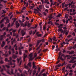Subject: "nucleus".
<instances>
[{
    "label": "nucleus",
    "instance_id": "obj_1",
    "mask_svg": "<svg viewBox=\"0 0 76 76\" xmlns=\"http://www.w3.org/2000/svg\"><path fill=\"white\" fill-rule=\"evenodd\" d=\"M19 22L20 23L21 26H22L23 27H26V26H27L28 28H29V27L31 26V23H29L28 24L27 21H26L24 24L23 23L22 21L21 20H19Z\"/></svg>",
    "mask_w": 76,
    "mask_h": 76
},
{
    "label": "nucleus",
    "instance_id": "obj_2",
    "mask_svg": "<svg viewBox=\"0 0 76 76\" xmlns=\"http://www.w3.org/2000/svg\"><path fill=\"white\" fill-rule=\"evenodd\" d=\"M69 56H70L69 55H65V57H64L63 56H62V55H61L60 57H59V56H58V60L60 59L62 61H64V60L66 59V57H69Z\"/></svg>",
    "mask_w": 76,
    "mask_h": 76
},
{
    "label": "nucleus",
    "instance_id": "obj_3",
    "mask_svg": "<svg viewBox=\"0 0 76 76\" xmlns=\"http://www.w3.org/2000/svg\"><path fill=\"white\" fill-rule=\"evenodd\" d=\"M37 9H38V10L37 9H34V13H35L36 14H37V13H39V11H40V12H41V10H40V9H39V8H38V7H37Z\"/></svg>",
    "mask_w": 76,
    "mask_h": 76
},
{
    "label": "nucleus",
    "instance_id": "obj_4",
    "mask_svg": "<svg viewBox=\"0 0 76 76\" xmlns=\"http://www.w3.org/2000/svg\"><path fill=\"white\" fill-rule=\"evenodd\" d=\"M29 56L30 58H29V61H32L34 58H32L33 55H32V53H31L29 55Z\"/></svg>",
    "mask_w": 76,
    "mask_h": 76
},
{
    "label": "nucleus",
    "instance_id": "obj_5",
    "mask_svg": "<svg viewBox=\"0 0 76 76\" xmlns=\"http://www.w3.org/2000/svg\"><path fill=\"white\" fill-rule=\"evenodd\" d=\"M18 61V63H19V61H20V62L19 64V66H20L21 65V64H22V59L21 58H17V59Z\"/></svg>",
    "mask_w": 76,
    "mask_h": 76
},
{
    "label": "nucleus",
    "instance_id": "obj_6",
    "mask_svg": "<svg viewBox=\"0 0 76 76\" xmlns=\"http://www.w3.org/2000/svg\"><path fill=\"white\" fill-rule=\"evenodd\" d=\"M41 42H45V39H42L38 40L37 41V43L39 44Z\"/></svg>",
    "mask_w": 76,
    "mask_h": 76
},
{
    "label": "nucleus",
    "instance_id": "obj_7",
    "mask_svg": "<svg viewBox=\"0 0 76 76\" xmlns=\"http://www.w3.org/2000/svg\"><path fill=\"white\" fill-rule=\"evenodd\" d=\"M10 60H9V64H8V65H12L13 64H12V58L11 57H10Z\"/></svg>",
    "mask_w": 76,
    "mask_h": 76
},
{
    "label": "nucleus",
    "instance_id": "obj_8",
    "mask_svg": "<svg viewBox=\"0 0 76 76\" xmlns=\"http://www.w3.org/2000/svg\"><path fill=\"white\" fill-rule=\"evenodd\" d=\"M7 18V17H6L2 18V19L1 20V21H0V23H3V22L4 21V19H6Z\"/></svg>",
    "mask_w": 76,
    "mask_h": 76
},
{
    "label": "nucleus",
    "instance_id": "obj_9",
    "mask_svg": "<svg viewBox=\"0 0 76 76\" xmlns=\"http://www.w3.org/2000/svg\"><path fill=\"white\" fill-rule=\"evenodd\" d=\"M15 24L16 25V27L17 28L20 26V24L18 23V21L16 22Z\"/></svg>",
    "mask_w": 76,
    "mask_h": 76
},
{
    "label": "nucleus",
    "instance_id": "obj_10",
    "mask_svg": "<svg viewBox=\"0 0 76 76\" xmlns=\"http://www.w3.org/2000/svg\"><path fill=\"white\" fill-rule=\"evenodd\" d=\"M61 55H62V56H63L64 57H65V55L64 54L61 53V52L60 51L59 52V57H60Z\"/></svg>",
    "mask_w": 76,
    "mask_h": 76
},
{
    "label": "nucleus",
    "instance_id": "obj_11",
    "mask_svg": "<svg viewBox=\"0 0 76 76\" xmlns=\"http://www.w3.org/2000/svg\"><path fill=\"white\" fill-rule=\"evenodd\" d=\"M74 59H72L70 61H69V63H76V61H74Z\"/></svg>",
    "mask_w": 76,
    "mask_h": 76
},
{
    "label": "nucleus",
    "instance_id": "obj_12",
    "mask_svg": "<svg viewBox=\"0 0 76 76\" xmlns=\"http://www.w3.org/2000/svg\"><path fill=\"white\" fill-rule=\"evenodd\" d=\"M21 34H22V37H23L25 35V34L26 33L25 32V31H22L21 32Z\"/></svg>",
    "mask_w": 76,
    "mask_h": 76
},
{
    "label": "nucleus",
    "instance_id": "obj_13",
    "mask_svg": "<svg viewBox=\"0 0 76 76\" xmlns=\"http://www.w3.org/2000/svg\"><path fill=\"white\" fill-rule=\"evenodd\" d=\"M6 33L5 32H4V34L1 36V37H2V38H4L6 37Z\"/></svg>",
    "mask_w": 76,
    "mask_h": 76
},
{
    "label": "nucleus",
    "instance_id": "obj_14",
    "mask_svg": "<svg viewBox=\"0 0 76 76\" xmlns=\"http://www.w3.org/2000/svg\"><path fill=\"white\" fill-rule=\"evenodd\" d=\"M69 48L70 49V50H72V48H76V45H75L74 47H69Z\"/></svg>",
    "mask_w": 76,
    "mask_h": 76
},
{
    "label": "nucleus",
    "instance_id": "obj_15",
    "mask_svg": "<svg viewBox=\"0 0 76 76\" xmlns=\"http://www.w3.org/2000/svg\"><path fill=\"white\" fill-rule=\"evenodd\" d=\"M12 57L14 59H16L17 58V56L15 55H13Z\"/></svg>",
    "mask_w": 76,
    "mask_h": 76
},
{
    "label": "nucleus",
    "instance_id": "obj_16",
    "mask_svg": "<svg viewBox=\"0 0 76 76\" xmlns=\"http://www.w3.org/2000/svg\"><path fill=\"white\" fill-rule=\"evenodd\" d=\"M74 54V51H72L71 52H69V54H70V55H72V54Z\"/></svg>",
    "mask_w": 76,
    "mask_h": 76
},
{
    "label": "nucleus",
    "instance_id": "obj_17",
    "mask_svg": "<svg viewBox=\"0 0 76 76\" xmlns=\"http://www.w3.org/2000/svg\"><path fill=\"white\" fill-rule=\"evenodd\" d=\"M4 45H5V42L3 41L2 42V44L1 45V47H3L4 46Z\"/></svg>",
    "mask_w": 76,
    "mask_h": 76
},
{
    "label": "nucleus",
    "instance_id": "obj_18",
    "mask_svg": "<svg viewBox=\"0 0 76 76\" xmlns=\"http://www.w3.org/2000/svg\"><path fill=\"white\" fill-rule=\"evenodd\" d=\"M26 57H27V55L24 56V57H23L24 62H25V58H26Z\"/></svg>",
    "mask_w": 76,
    "mask_h": 76
},
{
    "label": "nucleus",
    "instance_id": "obj_19",
    "mask_svg": "<svg viewBox=\"0 0 76 76\" xmlns=\"http://www.w3.org/2000/svg\"><path fill=\"white\" fill-rule=\"evenodd\" d=\"M28 65L30 67H31V62H29L28 64Z\"/></svg>",
    "mask_w": 76,
    "mask_h": 76
},
{
    "label": "nucleus",
    "instance_id": "obj_20",
    "mask_svg": "<svg viewBox=\"0 0 76 76\" xmlns=\"http://www.w3.org/2000/svg\"><path fill=\"white\" fill-rule=\"evenodd\" d=\"M5 61L6 62H8L9 63V60H8V59L7 58H5Z\"/></svg>",
    "mask_w": 76,
    "mask_h": 76
},
{
    "label": "nucleus",
    "instance_id": "obj_21",
    "mask_svg": "<svg viewBox=\"0 0 76 76\" xmlns=\"http://www.w3.org/2000/svg\"><path fill=\"white\" fill-rule=\"evenodd\" d=\"M4 48L5 50H8V49H9V47H8V46L7 45L5 46L4 47Z\"/></svg>",
    "mask_w": 76,
    "mask_h": 76
},
{
    "label": "nucleus",
    "instance_id": "obj_22",
    "mask_svg": "<svg viewBox=\"0 0 76 76\" xmlns=\"http://www.w3.org/2000/svg\"><path fill=\"white\" fill-rule=\"evenodd\" d=\"M62 31V28H59L58 29V32H60V31Z\"/></svg>",
    "mask_w": 76,
    "mask_h": 76
},
{
    "label": "nucleus",
    "instance_id": "obj_23",
    "mask_svg": "<svg viewBox=\"0 0 76 76\" xmlns=\"http://www.w3.org/2000/svg\"><path fill=\"white\" fill-rule=\"evenodd\" d=\"M11 73L12 74V75H14V73H13V69H11Z\"/></svg>",
    "mask_w": 76,
    "mask_h": 76
},
{
    "label": "nucleus",
    "instance_id": "obj_24",
    "mask_svg": "<svg viewBox=\"0 0 76 76\" xmlns=\"http://www.w3.org/2000/svg\"><path fill=\"white\" fill-rule=\"evenodd\" d=\"M66 62L64 61V63H62V64L61 65L62 66H63L64 65H65V66L66 65Z\"/></svg>",
    "mask_w": 76,
    "mask_h": 76
},
{
    "label": "nucleus",
    "instance_id": "obj_25",
    "mask_svg": "<svg viewBox=\"0 0 76 76\" xmlns=\"http://www.w3.org/2000/svg\"><path fill=\"white\" fill-rule=\"evenodd\" d=\"M63 25H64L63 24H60L59 26H58V28H61V26H63Z\"/></svg>",
    "mask_w": 76,
    "mask_h": 76
},
{
    "label": "nucleus",
    "instance_id": "obj_26",
    "mask_svg": "<svg viewBox=\"0 0 76 76\" xmlns=\"http://www.w3.org/2000/svg\"><path fill=\"white\" fill-rule=\"evenodd\" d=\"M10 22V20L9 19H7L6 20V22L7 23H9Z\"/></svg>",
    "mask_w": 76,
    "mask_h": 76
},
{
    "label": "nucleus",
    "instance_id": "obj_27",
    "mask_svg": "<svg viewBox=\"0 0 76 76\" xmlns=\"http://www.w3.org/2000/svg\"><path fill=\"white\" fill-rule=\"evenodd\" d=\"M47 28V27H46V26H44L43 27V29L44 31H45V29Z\"/></svg>",
    "mask_w": 76,
    "mask_h": 76
},
{
    "label": "nucleus",
    "instance_id": "obj_28",
    "mask_svg": "<svg viewBox=\"0 0 76 76\" xmlns=\"http://www.w3.org/2000/svg\"><path fill=\"white\" fill-rule=\"evenodd\" d=\"M41 69V68L39 67L38 68V71H37L38 73H39L40 72V69Z\"/></svg>",
    "mask_w": 76,
    "mask_h": 76
},
{
    "label": "nucleus",
    "instance_id": "obj_29",
    "mask_svg": "<svg viewBox=\"0 0 76 76\" xmlns=\"http://www.w3.org/2000/svg\"><path fill=\"white\" fill-rule=\"evenodd\" d=\"M16 30H14L13 29H12V32H13V33L16 32Z\"/></svg>",
    "mask_w": 76,
    "mask_h": 76
},
{
    "label": "nucleus",
    "instance_id": "obj_30",
    "mask_svg": "<svg viewBox=\"0 0 76 76\" xmlns=\"http://www.w3.org/2000/svg\"><path fill=\"white\" fill-rule=\"evenodd\" d=\"M18 72V70L16 69H15V73H14V76H16V72Z\"/></svg>",
    "mask_w": 76,
    "mask_h": 76
},
{
    "label": "nucleus",
    "instance_id": "obj_31",
    "mask_svg": "<svg viewBox=\"0 0 76 76\" xmlns=\"http://www.w3.org/2000/svg\"><path fill=\"white\" fill-rule=\"evenodd\" d=\"M0 63L1 64H3V63H4V61H3V60H1V61H0Z\"/></svg>",
    "mask_w": 76,
    "mask_h": 76
},
{
    "label": "nucleus",
    "instance_id": "obj_32",
    "mask_svg": "<svg viewBox=\"0 0 76 76\" xmlns=\"http://www.w3.org/2000/svg\"><path fill=\"white\" fill-rule=\"evenodd\" d=\"M37 53H35L34 54V57H37Z\"/></svg>",
    "mask_w": 76,
    "mask_h": 76
},
{
    "label": "nucleus",
    "instance_id": "obj_33",
    "mask_svg": "<svg viewBox=\"0 0 76 76\" xmlns=\"http://www.w3.org/2000/svg\"><path fill=\"white\" fill-rule=\"evenodd\" d=\"M19 54H20V55H21V54H22V50H19Z\"/></svg>",
    "mask_w": 76,
    "mask_h": 76
},
{
    "label": "nucleus",
    "instance_id": "obj_34",
    "mask_svg": "<svg viewBox=\"0 0 76 76\" xmlns=\"http://www.w3.org/2000/svg\"><path fill=\"white\" fill-rule=\"evenodd\" d=\"M24 67H25V69H29V67H28V66L25 65Z\"/></svg>",
    "mask_w": 76,
    "mask_h": 76
},
{
    "label": "nucleus",
    "instance_id": "obj_35",
    "mask_svg": "<svg viewBox=\"0 0 76 76\" xmlns=\"http://www.w3.org/2000/svg\"><path fill=\"white\" fill-rule=\"evenodd\" d=\"M32 31L31 30L29 31V35H32Z\"/></svg>",
    "mask_w": 76,
    "mask_h": 76
},
{
    "label": "nucleus",
    "instance_id": "obj_36",
    "mask_svg": "<svg viewBox=\"0 0 76 76\" xmlns=\"http://www.w3.org/2000/svg\"><path fill=\"white\" fill-rule=\"evenodd\" d=\"M7 73H8V74L9 75H12V74L9 72V70H8V71H7Z\"/></svg>",
    "mask_w": 76,
    "mask_h": 76
},
{
    "label": "nucleus",
    "instance_id": "obj_37",
    "mask_svg": "<svg viewBox=\"0 0 76 76\" xmlns=\"http://www.w3.org/2000/svg\"><path fill=\"white\" fill-rule=\"evenodd\" d=\"M4 56L5 57H8V56H9V55L8 54H4Z\"/></svg>",
    "mask_w": 76,
    "mask_h": 76
},
{
    "label": "nucleus",
    "instance_id": "obj_38",
    "mask_svg": "<svg viewBox=\"0 0 76 76\" xmlns=\"http://www.w3.org/2000/svg\"><path fill=\"white\" fill-rule=\"evenodd\" d=\"M35 73H36V70H34L33 71V76L34 75Z\"/></svg>",
    "mask_w": 76,
    "mask_h": 76
},
{
    "label": "nucleus",
    "instance_id": "obj_39",
    "mask_svg": "<svg viewBox=\"0 0 76 76\" xmlns=\"http://www.w3.org/2000/svg\"><path fill=\"white\" fill-rule=\"evenodd\" d=\"M42 36V34H39L37 35V36L38 37H41Z\"/></svg>",
    "mask_w": 76,
    "mask_h": 76
},
{
    "label": "nucleus",
    "instance_id": "obj_40",
    "mask_svg": "<svg viewBox=\"0 0 76 76\" xmlns=\"http://www.w3.org/2000/svg\"><path fill=\"white\" fill-rule=\"evenodd\" d=\"M8 49L9 50H11V49H12V46L10 45L9 46V48H8Z\"/></svg>",
    "mask_w": 76,
    "mask_h": 76
},
{
    "label": "nucleus",
    "instance_id": "obj_41",
    "mask_svg": "<svg viewBox=\"0 0 76 76\" xmlns=\"http://www.w3.org/2000/svg\"><path fill=\"white\" fill-rule=\"evenodd\" d=\"M52 39H53V41H54V40H55L56 39V37H53L52 38Z\"/></svg>",
    "mask_w": 76,
    "mask_h": 76
},
{
    "label": "nucleus",
    "instance_id": "obj_42",
    "mask_svg": "<svg viewBox=\"0 0 76 76\" xmlns=\"http://www.w3.org/2000/svg\"><path fill=\"white\" fill-rule=\"evenodd\" d=\"M68 68H69V69H70L71 70V69H72V67H70L69 66H67Z\"/></svg>",
    "mask_w": 76,
    "mask_h": 76
},
{
    "label": "nucleus",
    "instance_id": "obj_43",
    "mask_svg": "<svg viewBox=\"0 0 76 76\" xmlns=\"http://www.w3.org/2000/svg\"><path fill=\"white\" fill-rule=\"evenodd\" d=\"M52 50H53L54 48H55V46H54V45H52Z\"/></svg>",
    "mask_w": 76,
    "mask_h": 76
},
{
    "label": "nucleus",
    "instance_id": "obj_44",
    "mask_svg": "<svg viewBox=\"0 0 76 76\" xmlns=\"http://www.w3.org/2000/svg\"><path fill=\"white\" fill-rule=\"evenodd\" d=\"M41 49H40L38 51V54H39L40 53H41Z\"/></svg>",
    "mask_w": 76,
    "mask_h": 76
},
{
    "label": "nucleus",
    "instance_id": "obj_45",
    "mask_svg": "<svg viewBox=\"0 0 76 76\" xmlns=\"http://www.w3.org/2000/svg\"><path fill=\"white\" fill-rule=\"evenodd\" d=\"M5 66H6V67H7V68L8 69H9V68H10V66H9L8 65H6Z\"/></svg>",
    "mask_w": 76,
    "mask_h": 76
},
{
    "label": "nucleus",
    "instance_id": "obj_46",
    "mask_svg": "<svg viewBox=\"0 0 76 76\" xmlns=\"http://www.w3.org/2000/svg\"><path fill=\"white\" fill-rule=\"evenodd\" d=\"M55 24L56 25H59V23H57L56 22H55Z\"/></svg>",
    "mask_w": 76,
    "mask_h": 76
},
{
    "label": "nucleus",
    "instance_id": "obj_47",
    "mask_svg": "<svg viewBox=\"0 0 76 76\" xmlns=\"http://www.w3.org/2000/svg\"><path fill=\"white\" fill-rule=\"evenodd\" d=\"M45 7H46V8H49V7H49V6H48V5H45Z\"/></svg>",
    "mask_w": 76,
    "mask_h": 76
},
{
    "label": "nucleus",
    "instance_id": "obj_48",
    "mask_svg": "<svg viewBox=\"0 0 76 76\" xmlns=\"http://www.w3.org/2000/svg\"><path fill=\"white\" fill-rule=\"evenodd\" d=\"M64 70H65V67H64L62 69V70H63V72H64Z\"/></svg>",
    "mask_w": 76,
    "mask_h": 76
},
{
    "label": "nucleus",
    "instance_id": "obj_49",
    "mask_svg": "<svg viewBox=\"0 0 76 76\" xmlns=\"http://www.w3.org/2000/svg\"><path fill=\"white\" fill-rule=\"evenodd\" d=\"M72 35L74 37H75V32H73V33L72 34Z\"/></svg>",
    "mask_w": 76,
    "mask_h": 76
},
{
    "label": "nucleus",
    "instance_id": "obj_50",
    "mask_svg": "<svg viewBox=\"0 0 76 76\" xmlns=\"http://www.w3.org/2000/svg\"><path fill=\"white\" fill-rule=\"evenodd\" d=\"M41 47L39 46V47H38L36 49V50H39V48H40Z\"/></svg>",
    "mask_w": 76,
    "mask_h": 76
},
{
    "label": "nucleus",
    "instance_id": "obj_51",
    "mask_svg": "<svg viewBox=\"0 0 76 76\" xmlns=\"http://www.w3.org/2000/svg\"><path fill=\"white\" fill-rule=\"evenodd\" d=\"M61 16V14H59L57 16V17H60Z\"/></svg>",
    "mask_w": 76,
    "mask_h": 76
},
{
    "label": "nucleus",
    "instance_id": "obj_52",
    "mask_svg": "<svg viewBox=\"0 0 76 76\" xmlns=\"http://www.w3.org/2000/svg\"><path fill=\"white\" fill-rule=\"evenodd\" d=\"M3 37H1V38H0V41H2L3 40Z\"/></svg>",
    "mask_w": 76,
    "mask_h": 76
},
{
    "label": "nucleus",
    "instance_id": "obj_53",
    "mask_svg": "<svg viewBox=\"0 0 76 76\" xmlns=\"http://www.w3.org/2000/svg\"><path fill=\"white\" fill-rule=\"evenodd\" d=\"M68 8H69L68 7H66L65 8L64 10V11H65L66 10H67V9H68Z\"/></svg>",
    "mask_w": 76,
    "mask_h": 76
},
{
    "label": "nucleus",
    "instance_id": "obj_54",
    "mask_svg": "<svg viewBox=\"0 0 76 76\" xmlns=\"http://www.w3.org/2000/svg\"><path fill=\"white\" fill-rule=\"evenodd\" d=\"M41 75H42V73L41 72H40L39 74L38 75V76H41Z\"/></svg>",
    "mask_w": 76,
    "mask_h": 76
},
{
    "label": "nucleus",
    "instance_id": "obj_55",
    "mask_svg": "<svg viewBox=\"0 0 76 76\" xmlns=\"http://www.w3.org/2000/svg\"><path fill=\"white\" fill-rule=\"evenodd\" d=\"M51 22V21H49L48 22V24H49V25H50Z\"/></svg>",
    "mask_w": 76,
    "mask_h": 76
},
{
    "label": "nucleus",
    "instance_id": "obj_56",
    "mask_svg": "<svg viewBox=\"0 0 76 76\" xmlns=\"http://www.w3.org/2000/svg\"><path fill=\"white\" fill-rule=\"evenodd\" d=\"M34 6H31V7L30 9H34Z\"/></svg>",
    "mask_w": 76,
    "mask_h": 76
},
{
    "label": "nucleus",
    "instance_id": "obj_57",
    "mask_svg": "<svg viewBox=\"0 0 76 76\" xmlns=\"http://www.w3.org/2000/svg\"><path fill=\"white\" fill-rule=\"evenodd\" d=\"M48 49H45V50H43V51L44 52H45V51H47Z\"/></svg>",
    "mask_w": 76,
    "mask_h": 76
},
{
    "label": "nucleus",
    "instance_id": "obj_58",
    "mask_svg": "<svg viewBox=\"0 0 76 76\" xmlns=\"http://www.w3.org/2000/svg\"><path fill=\"white\" fill-rule=\"evenodd\" d=\"M45 70L44 69H43L40 72L42 73H43V72Z\"/></svg>",
    "mask_w": 76,
    "mask_h": 76
},
{
    "label": "nucleus",
    "instance_id": "obj_59",
    "mask_svg": "<svg viewBox=\"0 0 76 76\" xmlns=\"http://www.w3.org/2000/svg\"><path fill=\"white\" fill-rule=\"evenodd\" d=\"M70 41V40H69L67 39H65V41H66V42H69V41Z\"/></svg>",
    "mask_w": 76,
    "mask_h": 76
},
{
    "label": "nucleus",
    "instance_id": "obj_60",
    "mask_svg": "<svg viewBox=\"0 0 76 76\" xmlns=\"http://www.w3.org/2000/svg\"><path fill=\"white\" fill-rule=\"evenodd\" d=\"M4 26V24H2L1 26V28H2Z\"/></svg>",
    "mask_w": 76,
    "mask_h": 76
},
{
    "label": "nucleus",
    "instance_id": "obj_61",
    "mask_svg": "<svg viewBox=\"0 0 76 76\" xmlns=\"http://www.w3.org/2000/svg\"><path fill=\"white\" fill-rule=\"evenodd\" d=\"M63 53H66V51L65 50H63Z\"/></svg>",
    "mask_w": 76,
    "mask_h": 76
},
{
    "label": "nucleus",
    "instance_id": "obj_62",
    "mask_svg": "<svg viewBox=\"0 0 76 76\" xmlns=\"http://www.w3.org/2000/svg\"><path fill=\"white\" fill-rule=\"evenodd\" d=\"M22 10H25L26 9V7H23V8H22Z\"/></svg>",
    "mask_w": 76,
    "mask_h": 76
},
{
    "label": "nucleus",
    "instance_id": "obj_63",
    "mask_svg": "<svg viewBox=\"0 0 76 76\" xmlns=\"http://www.w3.org/2000/svg\"><path fill=\"white\" fill-rule=\"evenodd\" d=\"M39 8L40 9H42V6L39 5Z\"/></svg>",
    "mask_w": 76,
    "mask_h": 76
},
{
    "label": "nucleus",
    "instance_id": "obj_64",
    "mask_svg": "<svg viewBox=\"0 0 76 76\" xmlns=\"http://www.w3.org/2000/svg\"><path fill=\"white\" fill-rule=\"evenodd\" d=\"M58 67H60V66H61V64H59L58 65Z\"/></svg>",
    "mask_w": 76,
    "mask_h": 76
}]
</instances>
